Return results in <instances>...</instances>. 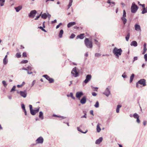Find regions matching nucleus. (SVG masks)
<instances>
[{"mask_svg": "<svg viewBox=\"0 0 147 147\" xmlns=\"http://www.w3.org/2000/svg\"><path fill=\"white\" fill-rule=\"evenodd\" d=\"M63 30H61L59 34V36L60 38H61L62 37V35L63 34Z\"/></svg>", "mask_w": 147, "mask_h": 147, "instance_id": "20", "label": "nucleus"}, {"mask_svg": "<svg viewBox=\"0 0 147 147\" xmlns=\"http://www.w3.org/2000/svg\"><path fill=\"white\" fill-rule=\"evenodd\" d=\"M71 73L75 77H78L79 75V74L76 69V67L73 68L71 71Z\"/></svg>", "mask_w": 147, "mask_h": 147, "instance_id": "5", "label": "nucleus"}, {"mask_svg": "<svg viewBox=\"0 0 147 147\" xmlns=\"http://www.w3.org/2000/svg\"><path fill=\"white\" fill-rule=\"evenodd\" d=\"M140 5L142 6V7L143 8H145V4H140Z\"/></svg>", "mask_w": 147, "mask_h": 147, "instance_id": "58", "label": "nucleus"}, {"mask_svg": "<svg viewBox=\"0 0 147 147\" xmlns=\"http://www.w3.org/2000/svg\"><path fill=\"white\" fill-rule=\"evenodd\" d=\"M86 101V96H83L80 100V102L82 104H85Z\"/></svg>", "mask_w": 147, "mask_h": 147, "instance_id": "12", "label": "nucleus"}, {"mask_svg": "<svg viewBox=\"0 0 147 147\" xmlns=\"http://www.w3.org/2000/svg\"><path fill=\"white\" fill-rule=\"evenodd\" d=\"M116 111L117 113H119V109L117 108L116 109Z\"/></svg>", "mask_w": 147, "mask_h": 147, "instance_id": "63", "label": "nucleus"}, {"mask_svg": "<svg viewBox=\"0 0 147 147\" xmlns=\"http://www.w3.org/2000/svg\"><path fill=\"white\" fill-rule=\"evenodd\" d=\"M21 107H22V109H24V108H25V105L24 104H22V105H21Z\"/></svg>", "mask_w": 147, "mask_h": 147, "instance_id": "54", "label": "nucleus"}, {"mask_svg": "<svg viewBox=\"0 0 147 147\" xmlns=\"http://www.w3.org/2000/svg\"><path fill=\"white\" fill-rule=\"evenodd\" d=\"M133 117L135 119H137L138 117H139L138 115L136 113H135L133 115Z\"/></svg>", "mask_w": 147, "mask_h": 147, "instance_id": "35", "label": "nucleus"}, {"mask_svg": "<svg viewBox=\"0 0 147 147\" xmlns=\"http://www.w3.org/2000/svg\"><path fill=\"white\" fill-rule=\"evenodd\" d=\"M16 56L17 57L19 58L21 57V55L20 53H17L16 54Z\"/></svg>", "mask_w": 147, "mask_h": 147, "instance_id": "36", "label": "nucleus"}, {"mask_svg": "<svg viewBox=\"0 0 147 147\" xmlns=\"http://www.w3.org/2000/svg\"><path fill=\"white\" fill-rule=\"evenodd\" d=\"M28 62V61L27 60H24L21 61V63H26Z\"/></svg>", "mask_w": 147, "mask_h": 147, "instance_id": "41", "label": "nucleus"}, {"mask_svg": "<svg viewBox=\"0 0 147 147\" xmlns=\"http://www.w3.org/2000/svg\"><path fill=\"white\" fill-rule=\"evenodd\" d=\"M47 17H48L49 19L51 17V15L49 13H47Z\"/></svg>", "mask_w": 147, "mask_h": 147, "instance_id": "61", "label": "nucleus"}, {"mask_svg": "<svg viewBox=\"0 0 147 147\" xmlns=\"http://www.w3.org/2000/svg\"><path fill=\"white\" fill-rule=\"evenodd\" d=\"M41 18H43L44 19H46L47 17V13L46 14L45 13H44V14H41Z\"/></svg>", "mask_w": 147, "mask_h": 147, "instance_id": "21", "label": "nucleus"}, {"mask_svg": "<svg viewBox=\"0 0 147 147\" xmlns=\"http://www.w3.org/2000/svg\"><path fill=\"white\" fill-rule=\"evenodd\" d=\"M94 107L96 108H98L99 107V102L98 101H97L94 105Z\"/></svg>", "mask_w": 147, "mask_h": 147, "instance_id": "37", "label": "nucleus"}, {"mask_svg": "<svg viewBox=\"0 0 147 147\" xmlns=\"http://www.w3.org/2000/svg\"><path fill=\"white\" fill-rule=\"evenodd\" d=\"M135 29L136 30L139 31V32L141 31V28L140 26L138 24H136L134 26Z\"/></svg>", "mask_w": 147, "mask_h": 147, "instance_id": "13", "label": "nucleus"}, {"mask_svg": "<svg viewBox=\"0 0 147 147\" xmlns=\"http://www.w3.org/2000/svg\"><path fill=\"white\" fill-rule=\"evenodd\" d=\"M76 24V23L75 22H73L69 23L67 25L68 28H69L71 26L75 25Z\"/></svg>", "mask_w": 147, "mask_h": 147, "instance_id": "17", "label": "nucleus"}, {"mask_svg": "<svg viewBox=\"0 0 147 147\" xmlns=\"http://www.w3.org/2000/svg\"><path fill=\"white\" fill-rule=\"evenodd\" d=\"M100 125V124L99 123H98L97 125L96 130L98 132H100L101 130V129L99 126V125Z\"/></svg>", "mask_w": 147, "mask_h": 147, "instance_id": "24", "label": "nucleus"}, {"mask_svg": "<svg viewBox=\"0 0 147 147\" xmlns=\"http://www.w3.org/2000/svg\"><path fill=\"white\" fill-rule=\"evenodd\" d=\"M22 56L23 57H26L27 56V55L26 52H24L22 54Z\"/></svg>", "mask_w": 147, "mask_h": 147, "instance_id": "53", "label": "nucleus"}, {"mask_svg": "<svg viewBox=\"0 0 147 147\" xmlns=\"http://www.w3.org/2000/svg\"><path fill=\"white\" fill-rule=\"evenodd\" d=\"M39 28H40V29H41L42 31H44V32H47V31L44 29L43 28V27L40 26V27H39Z\"/></svg>", "mask_w": 147, "mask_h": 147, "instance_id": "45", "label": "nucleus"}, {"mask_svg": "<svg viewBox=\"0 0 147 147\" xmlns=\"http://www.w3.org/2000/svg\"><path fill=\"white\" fill-rule=\"evenodd\" d=\"M138 9V6L136 5L135 2H133L131 8V12L133 13H135L137 11Z\"/></svg>", "mask_w": 147, "mask_h": 147, "instance_id": "3", "label": "nucleus"}, {"mask_svg": "<svg viewBox=\"0 0 147 147\" xmlns=\"http://www.w3.org/2000/svg\"><path fill=\"white\" fill-rule=\"evenodd\" d=\"M27 71L28 74H32V72L31 71V72H30L28 70V71Z\"/></svg>", "mask_w": 147, "mask_h": 147, "instance_id": "64", "label": "nucleus"}, {"mask_svg": "<svg viewBox=\"0 0 147 147\" xmlns=\"http://www.w3.org/2000/svg\"><path fill=\"white\" fill-rule=\"evenodd\" d=\"M42 13V12H41V13L40 14L39 16H37L34 19V20H37L38 19V18L40 17V16H41V15Z\"/></svg>", "mask_w": 147, "mask_h": 147, "instance_id": "51", "label": "nucleus"}, {"mask_svg": "<svg viewBox=\"0 0 147 147\" xmlns=\"http://www.w3.org/2000/svg\"><path fill=\"white\" fill-rule=\"evenodd\" d=\"M16 88V86H13L12 88L11 89L10 92H12L13 91H15V88Z\"/></svg>", "mask_w": 147, "mask_h": 147, "instance_id": "42", "label": "nucleus"}, {"mask_svg": "<svg viewBox=\"0 0 147 147\" xmlns=\"http://www.w3.org/2000/svg\"><path fill=\"white\" fill-rule=\"evenodd\" d=\"M138 59V57H135L134 58V60L133 61V62H134L136 60Z\"/></svg>", "mask_w": 147, "mask_h": 147, "instance_id": "55", "label": "nucleus"}, {"mask_svg": "<svg viewBox=\"0 0 147 147\" xmlns=\"http://www.w3.org/2000/svg\"><path fill=\"white\" fill-rule=\"evenodd\" d=\"M110 94V91L108 88H107L103 94L106 96H108Z\"/></svg>", "mask_w": 147, "mask_h": 147, "instance_id": "10", "label": "nucleus"}, {"mask_svg": "<svg viewBox=\"0 0 147 147\" xmlns=\"http://www.w3.org/2000/svg\"><path fill=\"white\" fill-rule=\"evenodd\" d=\"M138 83L141 85H142L143 86H145L146 85V80L144 79L140 80L138 82Z\"/></svg>", "mask_w": 147, "mask_h": 147, "instance_id": "11", "label": "nucleus"}, {"mask_svg": "<svg viewBox=\"0 0 147 147\" xmlns=\"http://www.w3.org/2000/svg\"><path fill=\"white\" fill-rule=\"evenodd\" d=\"M147 13V10L145 9V8H143V10L142 12V13L143 14Z\"/></svg>", "mask_w": 147, "mask_h": 147, "instance_id": "31", "label": "nucleus"}, {"mask_svg": "<svg viewBox=\"0 0 147 147\" xmlns=\"http://www.w3.org/2000/svg\"><path fill=\"white\" fill-rule=\"evenodd\" d=\"M19 94L22 97L25 98L26 97L27 92L26 90L20 91L19 92Z\"/></svg>", "mask_w": 147, "mask_h": 147, "instance_id": "8", "label": "nucleus"}, {"mask_svg": "<svg viewBox=\"0 0 147 147\" xmlns=\"http://www.w3.org/2000/svg\"><path fill=\"white\" fill-rule=\"evenodd\" d=\"M92 95L94 96H96L97 95V94L95 92H93L92 93Z\"/></svg>", "mask_w": 147, "mask_h": 147, "instance_id": "57", "label": "nucleus"}, {"mask_svg": "<svg viewBox=\"0 0 147 147\" xmlns=\"http://www.w3.org/2000/svg\"><path fill=\"white\" fill-rule=\"evenodd\" d=\"M77 130L79 131L80 132H81L82 133H83V134H86V133L88 131V130L87 129L85 132H83L82 131V130L79 127H77Z\"/></svg>", "mask_w": 147, "mask_h": 147, "instance_id": "28", "label": "nucleus"}, {"mask_svg": "<svg viewBox=\"0 0 147 147\" xmlns=\"http://www.w3.org/2000/svg\"><path fill=\"white\" fill-rule=\"evenodd\" d=\"M2 83L3 86L5 87H6L7 85V84L6 81L5 80H3L2 81Z\"/></svg>", "mask_w": 147, "mask_h": 147, "instance_id": "34", "label": "nucleus"}, {"mask_svg": "<svg viewBox=\"0 0 147 147\" xmlns=\"http://www.w3.org/2000/svg\"><path fill=\"white\" fill-rule=\"evenodd\" d=\"M73 2V0H70L69 3L68 5V9H69L72 5V3Z\"/></svg>", "mask_w": 147, "mask_h": 147, "instance_id": "32", "label": "nucleus"}, {"mask_svg": "<svg viewBox=\"0 0 147 147\" xmlns=\"http://www.w3.org/2000/svg\"><path fill=\"white\" fill-rule=\"evenodd\" d=\"M101 54L99 53H96L95 54L94 56L95 57H99L100 56Z\"/></svg>", "mask_w": 147, "mask_h": 147, "instance_id": "39", "label": "nucleus"}, {"mask_svg": "<svg viewBox=\"0 0 147 147\" xmlns=\"http://www.w3.org/2000/svg\"><path fill=\"white\" fill-rule=\"evenodd\" d=\"M70 96H71L73 99H75V97L73 96V94L71 92L70 94Z\"/></svg>", "mask_w": 147, "mask_h": 147, "instance_id": "44", "label": "nucleus"}, {"mask_svg": "<svg viewBox=\"0 0 147 147\" xmlns=\"http://www.w3.org/2000/svg\"><path fill=\"white\" fill-rule=\"evenodd\" d=\"M3 64L5 65L7 63L8 61L7 59L4 58L3 59Z\"/></svg>", "mask_w": 147, "mask_h": 147, "instance_id": "30", "label": "nucleus"}, {"mask_svg": "<svg viewBox=\"0 0 147 147\" xmlns=\"http://www.w3.org/2000/svg\"><path fill=\"white\" fill-rule=\"evenodd\" d=\"M43 115V113L42 111H40L39 112V118H41L42 119H43L44 118Z\"/></svg>", "mask_w": 147, "mask_h": 147, "instance_id": "26", "label": "nucleus"}, {"mask_svg": "<svg viewBox=\"0 0 147 147\" xmlns=\"http://www.w3.org/2000/svg\"><path fill=\"white\" fill-rule=\"evenodd\" d=\"M130 36V33H128L125 37V39L127 41H128Z\"/></svg>", "mask_w": 147, "mask_h": 147, "instance_id": "33", "label": "nucleus"}, {"mask_svg": "<svg viewBox=\"0 0 147 147\" xmlns=\"http://www.w3.org/2000/svg\"><path fill=\"white\" fill-rule=\"evenodd\" d=\"M57 22V20H55L53 21H52L51 22V24H53Z\"/></svg>", "mask_w": 147, "mask_h": 147, "instance_id": "56", "label": "nucleus"}, {"mask_svg": "<svg viewBox=\"0 0 147 147\" xmlns=\"http://www.w3.org/2000/svg\"><path fill=\"white\" fill-rule=\"evenodd\" d=\"M130 45L131 46H134V47H137L138 45L137 42L135 41H132Z\"/></svg>", "mask_w": 147, "mask_h": 147, "instance_id": "16", "label": "nucleus"}, {"mask_svg": "<svg viewBox=\"0 0 147 147\" xmlns=\"http://www.w3.org/2000/svg\"><path fill=\"white\" fill-rule=\"evenodd\" d=\"M90 113L92 114L93 116H94L93 111V110H91L90 112Z\"/></svg>", "mask_w": 147, "mask_h": 147, "instance_id": "60", "label": "nucleus"}, {"mask_svg": "<svg viewBox=\"0 0 147 147\" xmlns=\"http://www.w3.org/2000/svg\"><path fill=\"white\" fill-rule=\"evenodd\" d=\"M126 16V13L125 10L123 11V14L122 17H125Z\"/></svg>", "mask_w": 147, "mask_h": 147, "instance_id": "40", "label": "nucleus"}, {"mask_svg": "<svg viewBox=\"0 0 147 147\" xmlns=\"http://www.w3.org/2000/svg\"><path fill=\"white\" fill-rule=\"evenodd\" d=\"M94 41L96 42L95 44L96 45H97L98 47H100V43H99V42H98L97 40H96V39H94Z\"/></svg>", "mask_w": 147, "mask_h": 147, "instance_id": "43", "label": "nucleus"}, {"mask_svg": "<svg viewBox=\"0 0 147 147\" xmlns=\"http://www.w3.org/2000/svg\"><path fill=\"white\" fill-rule=\"evenodd\" d=\"M134 76V74H132L130 77V82L131 83L133 81V78Z\"/></svg>", "mask_w": 147, "mask_h": 147, "instance_id": "29", "label": "nucleus"}, {"mask_svg": "<svg viewBox=\"0 0 147 147\" xmlns=\"http://www.w3.org/2000/svg\"><path fill=\"white\" fill-rule=\"evenodd\" d=\"M122 51L121 49H118L115 47L113 50V53L115 56L117 58H119L120 56L122 53Z\"/></svg>", "mask_w": 147, "mask_h": 147, "instance_id": "1", "label": "nucleus"}, {"mask_svg": "<svg viewBox=\"0 0 147 147\" xmlns=\"http://www.w3.org/2000/svg\"><path fill=\"white\" fill-rule=\"evenodd\" d=\"M48 81H49L50 83H52L54 81V80L52 78H50Z\"/></svg>", "mask_w": 147, "mask_h": 147, "instance_id": "38", "label": "nucleus"}, {"mask_svg": "<svg viewBox=\"0 0 147 147\" xmlns=\"http://www.w3.org/2000/svg\"><path fill=\"white\" fill-rule=\"evenodd\" d=\"M84 34H81L80 35L77 36V38H80V39H82L84 37Z\"/></svg>", "mask_w": 147, "mask_h": 147, "instance_id": "19", "label": "nucleus"}, {"mask_svg": "<svg viewBox=\"0 0 147 147\" xmlns=\"http://www.w3.org/2000/svg\"><path fill=\"white\" fill-rule=\"evenodd\" d=\"M35 83H36V80H33L32 82V84L31 87H32L34 85V84Z\"/></svg>", "mask_w": 147, "mask_h": 147, "instance_id": "50", "label": "nucleus"}, {"mask_svg": "<svg viewBox=\"0 0 147 147\" xmlns=\"http://www.w3.org/2000/svg\"><path fill=\"white\" fill-rule=\"evenodd\" d=\"M75 35L74 34H72L70 36V38H73L75 37Z\"/></svg>", "mask_w": 147, "mask_h": 147, "instance_id": "46", "label": "nucleus"}, {"mask_svg": "<svg viewBox=\"0 0 147 147\" xmlns=\"http://www.w3.org/2000/svg\"><path fill=\"white\" fill-rule=\"evenodd\" d=\"M143 124L144 126H145L146 124V121H144Z\"/></svg>", "mask_w": 147, "mask_h": 147, "instance_id": "62", "label": "nucleus"}, {"mask_svg": "<svg viewBox=\"0 0 147 147\" xmlns=\"http://www.w3.org/2000/svg\"><path fill=\"white\" fill-rule=\"evenodd\" d=\"M146 43H144V51L142 53L143 54H145V52H146V51L147 50V49L146 48Z\"/></svg>", "mask_w": 147, "mask_h": 147, "instance_id": "25", "label": "nucleus"}, {"mask_svg": "<svg viewBox=\"0 0 147 147\" xmlns=\"http://www.w3.org/2000/svg\"><path fill=\"white\" fill-rule=\"evenodd\" d=\"M5 0H0V7H2L4 5Z\"/></svg>", "mask_w": 147, "mask_h": 147, "instance_id": "23", "label": "nucleus"}, {"mask_svg": "<svg viewBox=\"0 0 147 147\" xmlns=\"http://www.w3.org/2000/svg\"><path fill=\"white\" fill-rule=\"evenodd\" d=\"M121 20H122L123 24L125 25L126 23L127 20L126 18H125V17H122L121 18Z\"/></svg>", "mask_w": 147, "mask_h": 147, "instance_id": "22", "label": "nucleus"}, {"mask_svg": "<svg viewBox=\"0 0 147 147\" xmlns=\"http://www.w3.org/2000/svg\"><path fill=\"white\" fill-rule=\"evenodd\" d=\"M92 78V76L91 75L88 74L87 75L86 77L85 80H84L83 82V85H84V83L86 84L89 82L91 80Z\"/></svg>", "mask_w": 147, "mask_h": 147, "instance_id": "4", "label": "nucleus"}, {"mask_svg": "<svg viewBox=\"0 0 147 147\" xmlns=\"http://www.w3.org/2000/svg\"><path fill=\"white\" fill-rule=\"evenodd\" d=\"M84 43L86 46L89 48L92 47V42L91 40H89L88 38H86L84 40Z\"/></svg>", "mask_w": 147, "mask_h": 147, "instance_id": "2", "label": "nucleus"}, {"mask_svg": "<svg viewBox=\"0 0 147 147\" xmlns=\"http://www.w3.org/2000/svg\"><path fill=\"white\" fill-rule=\"evenodd\" d=\"M44 141V139L43 138L40 136L36 140V144H42Z\"/></svg>", "mask_w": 147, "mask_h": 147, "instance_id": "6", "label": "nucleus"}, {"mask_svg": "<svg viewBox=\"0 0 147 147\" xmlns=\"http://www.w3.org/2000/svg\"><path fill=\"white\" fill-rule=\"evenodd\" d=\"M40 107H38V108H35L34 109H33V112L34 114H31L33 115H35L36 113H38Z\"/></svg>", "mask_w": 147, "mask_h": 147, "instance_id": "15", "label": "nucleus"}, {"mask_svg": "<svg viewBox=\"0 0 147 147\" xmlns=\"http://www.w3.org/2000/svg\"><path fill=\"white\" fill-rule=\"evenodd\" d=\"M22 8V6L21 5L17 7H15V9L17 12H19Z\"/></svg>", "mask_w": 147, "mask_h": 147, "instance_id": "18", "label": "nucleus"}, {"mask_svg": "<svg viewBox=\"0 0 147 147\" xmlns=\"http://www.w3.org/2000/svg\"><path fill=\"white\" fill-rule=\"evenodd\" d=\"M144 58L145 59V61H147V54H145L144 55Z\"/></svg>", "mask_w": 147, "mask_h": 147, "instance_id": "48", "label": "nucleus"}, {"mask_svg": "<svg viewBox=\"0 0 147 147\" xmlns=\"http://www.w3.org/2000/svg\"><path fill=\"white\" fill-rule=\"evenodd\" d=\"M103 138L102 137H100L95 142V144H99L102 141Z\"/></svg>", "mask_w": 147, "mask_h": 147, "instance_id": "14", "label": "nucleus"}, {"mask_svg": "<svg viewBox=\"0 0 147 147\" xmlns=\"http://www.w3.org/2000/svg\"><path fill=\"white\" fill-rule=\"evenodd\" d=\"M121 4L122 5V7H124L125 5V4L123 2H121Z\"/></svg>", "mask_w": 147, "mask_h": 147, "instance_id": "52", "label": "nucleus"}, {"mask_svg": "<svg viewBox=\"0 0 147 147\" xmlns=\"http://www.w3.org/2000/svg\"><path fill=\"white\" fill-rule=\"evenodd\" d=\"M27 69L28 71L31 70L32 69V67L31 66H29L27 67Z\"/></svg>", "mask_w": 147, "mask_h": 147, "instance_id": "49", "label": "nucleus"}, {"mask_svg": "<svg viewBox=\"0 0 147 147\" xmlns=\"http://www.w3.org/2000/svg\"><path fill=\"white\" fill-rule=\"evenodd\" d=\"M83 95V94L82 92H78L76 94V97L77 98L80 100L82 96Z\"/></svg>", "mask_w": 147, "mask_h": 147, "instance_id": "9", "label": "nucleus"}, {"mask_svg": "<svg viewBox=\"0 0 147 147\" xmlns=\"http://www.w3.org/2000/svg\"><path fill=\"white\" fill-rule=\"evenodd\" d=\"M30 107V112L31 114H34L33 112V109H32V107L31 105H29Z\"/></svg>", "mask_w": 147, "mask_h": 147, "instance_id": "27", "label": "nucleus"}, {"mask_svg": "<svg viewBox=\"0 0 147 147\" xmlns=\"http://www.w3.org/2000/svg\"><path fill=\"white\" fill-rule=\"evenodd\" d=\"M122 76L124 78H126L127 77L126 75L125 74V72L122 75Z\"/></svg>", "mask_w": 147, "mask_h": 147, "instance_id": "47", "label": "nucleus"}, {"mask_svg": "<svg viewBox=\"0 0 147 147\" xmlns=\"http://www.w3.org/2000/svg\"><path fill=\"white\" fill-rule=\"evenodd\" d=\"M137 122L138 123H140V121L139 119V117L137 118Z\"/></svg>", "mask_w": 147, "mask_h": 147, "instance_id": "59", "label": "nucleus"}, {"mask_svg": "<svg viewBox=\"0 0 147 147\" xmlns=\"http://www.w3.org/2000/svg\"><path fill=\"white\" fill-rule=\"evenodd\" d=\"M36 13V11L35 10H33L31 11L28 15L29 17L33 18Z\"/></svg>", "mask_w": 147, "mask_h": 147, "instance_id": "7", "label": "nucleus"}]
</instances>
